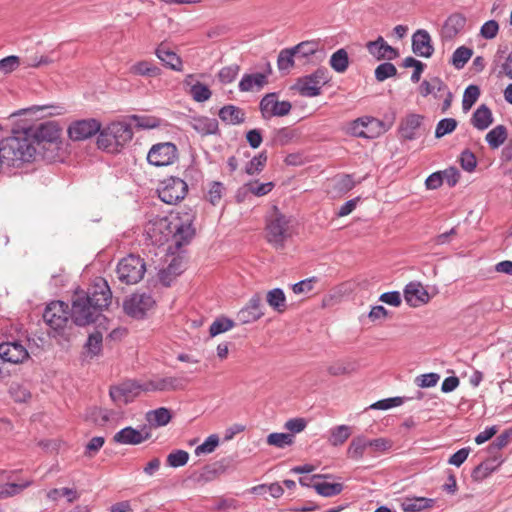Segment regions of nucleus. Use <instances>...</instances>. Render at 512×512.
<instances>
[{"label": "nucleus", "instance_id": "f257e3e1", "mask_svg": "<svg viewBox=\"0 0 512 512\" xmlns=\"http://www.w3.org/2000/svg\"><path fill=\"white\" fill-rule=\"evenodd\" d=\"M112 301V292L104 278H98L87 291L76 290L72 297L71 321L77 326L94 323Z\"/></svg>", "mask_w": 512, "mask_h": 512}, {"label": "nucleus", "instance_id": "f03ea898", "mask_svg": "<svg viewBox=\"0 0 512 512\" xmlns=\"http://www.w3.org/2000/svg\"><path fill=\"white\" fill-rule=\"evenodd\" d=\"M193 219L189 213L183 216H157L148 222L146 233L155 245L162 246L172 241L176 248H181L195 236Z\"/></svg>", "mask_w": 512, "mask_h": 512}, {"label": "nucleus", "instance_id": "7ed1b4c3", "mask_svg": "<svg viewBox=\"0 0 512 512\" xmlns=\"http://www.w3.org/2000/svg\"><path fill=\"white\" fill-rule=\"evenodd\" d=\"M29 131L13 130L11 136L0 141V153L9 166L20 167L35 160L37 147L33 146Z\"/></svg>", "mask_w": 512, "mask_h": 512}, {"label": "nucleus", "instance_id": "20e7f679", "mask_svg": "<svg viewBox=\"0 0 512 512\" xmlns=\"http://www.w3.org/2000/svg\"><path fill=\"white\" fill-rule=\"evenodd\" d=\"M29 131L34 147H37V154L43 153V158L53 160L61 145L62 128L55 121H46L37 126L25 128Z\"/></svg>", "mask_w": 512, "mask_h": 512}, {"label": "nucleus", "instance_id": "39448f33", "mask_svg": "<svg viewBox=\"0 0 512 512\" xmlns=\"http://www.w3.org/2000/svg\"><path fill=\"white\" fill-rule=\"evenodd\" d=\"M331 80L329 71L325 67H319L308 75L299 77L293 88L303 97H316L322 92V87Z\"/></svg>", "mask_w": 512, "mask_h": 512}, {"label": "nucleus", "instance_id": "423d86ee", "mask_svg": "<svg viewBox=\"0 0 512 512\" xmlns=\"http://www.w3.org/2000/svg\"><path fill=\"white\" fill-rule=\"evenodd\" d=\"M145 271L144 260L134 254L121 259L116 269L119 281L127 285L138 283L144 277Z\"/></svg>", "mask_w": 512, "mask_h": 512}, {"label": "nucleus", "instance_id": "0eeeda50", "mask_svg": "<svg viewBox=\"0 0 512 512\" xmlns=\"http://www.w3.org/2000/svg\"><path fill=\"white\" fill-rule=\"evenodd\" d=\"M290 219L275 207L267 219V240L277 248L284 246L285 240L290 236Z\"/></svg>", "mask_w": 512, "mask_h": 512}, {"label": "nucleus", "instance_id": "6e6552de", "mask_svg": "<svg viewBox=\"0 0 512 512\" xmlns=\"http://www.w3.org/2000/svg\"><path fill=\"white\" fill-rule=\"evenodd\" d=\"M157 193L161 201L174 205L186 197L188 184L179 177L171 176L159 183Z\"/></svg>", "mask_w": 512, "mask_h": 512}, {"label": "nucleus", "instance_id": "1a4fd4ad", "mask_svg": "<svg viewBox=\"0 0 512 512\" xmlns=\"http://www.w3.org/2000/svg\"><path fill=\"white\" fill-rule=\"evenodd\" d=\"M70 317L68 304L63 301H52L43 313V320L56 333L62 334Z\"/></svg>", "mask_w": 512, "mask_h": 512}, {"label": "nucleus", "instance_id": "9d476101", "mask_svg": "<svg viewBox=\"0 0 512 512\" xmlns=\"http://www.w3.org/2000/svg\"><path fill=\"white\" fill-rule=\"evenodd\" d=\"M385 130L383 122L371 116L357 118L348 127L350 135L365 139H372Z\"/></svg>", "mask_w": 512, "mask_h": 512}, {"label": "nucleus", "instance_id": "9b49d317", "mask_svg": "<svg viewBox=\"0 0 512 512\" xmlns=\"http://www.w3.org/2000/svg\"><path fill=\"white\" fill-rule=\"evenodd\" d=\"M177 158L178 148L172 142L154 144L147 154V161L156 167L171 165Z\"/></svg>", "mask_w": 512, "mask_h": 512}, {"label": "nucleus", "instance_id": "f8f14e48", "mask_svg": "<svg viewBox=\"0 0 512 512\" xmlns=\"http://www.w3.org/2000/svg\"><path fill=\"white\" fill-rule=\"evenodd\" d=\"M155 300L150 294L134 293L123 303L124 312L136 319H142L153 308Z\"/></svg>", "mask_w": 512, "mask_h": 512}, {"label": "nucleus", "instance_id": "ddd939ff", "mask_svg": "<svg viewBox=\"0 0 512 512\" xmlns=\"http://www.w3.org/2000/svg\"><path fill=\"white\" fill-rule=\"evenodd\" d=\"M144 383L135 380H127L117 386L110 388V397L117 405L128 404L132 402L142 391L144 392Z\"/></svg>", "mask_w": 512, "mask_h": 512}, {"label": "nucleus", "instance_id": "4468645a", "mask_svg": "<svg viewBox=\"0 0 512 512\" xmlns=\"http://www.w3.org/2000/svg\"><path fill=\"white\" fill-rule=\"evenodd\" d=\"M188 380L183 377H162L145 382L144 392H166L184 390Z\"/></svg>", "mask_w": 512, "mask_h": 512}, {"label": "nucleus", "instance_id": "2eb2a0df", "mask_svg": "<svg viewBox=\"0 0 512 512\" xmlns=\"http://www.w3.org/2000/svg\"><path fill=\"white\" fill-rule=\"evenodd\" d=\"M101 124L96 119H83L73 122L68 128V135L74 141L88 139L98 133Z\"/></svg>", "mask_w": 512, "mask_h": 512}, {"label": "nucleus", "instance_id": "dca6fc26", "mask_svg": "<svg viewBox=\"0 0 512 512\" xmlns=\"http://www.w3.org/2000/svg\"><path fill=\"white\" fill-rule=\"evenodd\" d=\"M291 108L289 101H278L275 93L267 94L260 101V110L264 118L285 116L289 114Z\"/></svg>", "mask_w": 512, "mask_h": 512}, {"label": "nucleus", "instance_id": "f3484780", "mask_svg": "<svg viewBox=\"0 0 512 512\" xmlns=\"http://www.w3.org/2000/svg\"><path fill=\"white\" fill-rule=\"evenodd\" d=\"M0 358L12 364L23 363L29 358L27 349L18 341L0 344Z\"/></svg>", "mask_w": 512, "mask_h": 512}, {"label": "nucleus", "instance_id": "a211bd4d", "mask_svg": "<svg viewBox=\"0 0 512 512\" xmlns=\"http://www.w3.org/2000/svg\"><path fill=\"white\" fill-rule=\"evenodd\" d=\"M260 294H254L248 303L237 313V319L242 324H248L259 320L264 312L261 305Z\"/></svg>", "mask_w": 512, "mask_h": 512}, {"label": "nucleus", "instance_id": "6ab92c4d", "mask_svg": "<svg viewBox=\"0 0 512 512\" xmlns=\"http://www.w3.org/2000/svg\"><path fill=\"white\" fill-rule=\"evenodd\" d=\"M412 51L424 58H430L434 53V47L430 34L425 29H418L412 35Z\"/></svg>", "mask_w": 512, "mask_h": 512}, {"label": "nucleus", "instance_id": "aec40b11", "mask_svg": "<svg viewBox=\"0 0 512 512\" xmlns=\"http://www.w3.org/2000/svg\"><path fill=\"white\" fill-rule=\"evenodd\" d=\"M423 116L415 113L408 114L402 119L398 132L403 140H414L419 136Z\"/></svg>", "mask_w": 512, "mask_h": 512}, {"label": "nucleus", "instance_id": "412c9836", "mask_svg": "<svg viewBox=\"0 0 512 512\" xmlns=\"http://www.w3.org/2000/svg\"><path fill=\"white\" fill-rule=\"evenodd\" d=\"M366 48L377 60H393L399 56L398 50L390 46L382 36H378L374 41L367 42Z\"/></svg>", "mask_w": 512, "mask_h": 512}, {"label": "nucleus", "instance_id": "4be33fe9", "mask_svg": "<svg viewBox=\"0 0 512 512\" xmlns=\"http://www.w3.org/2000/svg\"><path fill=\"white\" fill-rule=\"evenodd\" d=\"M404 299L411 307H419L429 302L430 296L420 282H410L405 286Z\"/></svg>", "mask_w": 512, "mask_h": 512}, {"label": "nucleus", "instance_id": "5701e85b", "mask_svg": "<svg viewBox=\"0 0 512 512\" xmlns=\"http://www.w3.org/2000/svg\"><path fill=\"white\" fill-rule=\"evenodd\" d=\"M151 437L150 432L143 434L141 431L128 426L118 431L113 436V441L123 445H138Z\"/></svg>", "mask_w": 512, "mask_h": 512}, {"label": "nucleus", "instance_id": "b1692460", "mask_svg": "<svg viewBox=\"0 0 512 512\" xmlns=\"http://www.w3.org/2000/svg\"><path fill=\"white\" fill-rule=\"evenodd\" d=\"M155 54H156L157 58L167 68L174 70V71H182L183 62H182L181 58L174 51H172L169 48L167 43H165V42L160 43L155 50Z\"/></svg>", "mask_w": 512, "mask_h": 512}, {"label": "nucleus", "instance_id": "393cba45", "mask_svg": "<svg viewBox=\"0 0 512 512\" xmlns=\"http://www.w3.org/2000/svg\"><path fill=\"white\" fill-rule=\"evenodd\" d=\"M466 25V17L461 13H453L451 14L446 21L441 30V36L445 40L454 39L465 27Z\"/></svg>", "mask_w": 512, "mask_h": 512}, {"label": "nucleus", "instance_id": "a878e982", "mask_svg": "<svg viewBox=\"0 0 512 512\" xmlns=\"http://www.w3.org/2000/svg\"><path fill=\"white\" fill-rule=\"evenodd\" d=\"M106 129L109 135H112V138L114 137L116 145H118L119 148L123 147L133 138L131 123L113 122Z\"/></svg>", "mask_w": 512, "mask_h": 512}, {"label": "nucleus", "instance_id": "bb28decb", "mask_svg": "<svg viewBox=\"0 0 512 512\" xmlns=\"http://www.w3.org/2000/svg\"><path fill=\"white\" fill-rule=\"evenodd\" d=\"M190 125L202 136L214 135L219 132L218 121L215 118H209L206 116L192 117Z\"/></svg>", "mask_w": 512, "mask_h": 512}, {"label": "nucleus", "instance_id": "cd10ccee", "mask_svg": "<svg viewBox=\"0 0 512 512\" xmlns=\"http://www.w3.org/2000/svg\"><path fill=\"white\" fill-rule=\"evenodd\" d=\"M218 116L222 122L228 125H239L245 121V112L242 108L229 104L223 106Z\"/></svg>", "mask_w": 512, "mask_h": 512}, {"label": "nucleus", "instance_id": "c85d7f7f", "mask_svg": "<svg viewBox=\"0 0 512 512\" xmlns=\"http://www.w3.org/2000/svg\"><path fill=\"white\" fill-rule=\"evenodd\" d=\"M267 83L268 80L265 79V75H262L260 73L244 74L239 82L238 87L241 92H249L252 91L254 88L257 91H259Z\"/></svg>", "mask_w": 512, "mask_h": 512}, {"label": "nucleus", "instance_id": "c756f323", "mask_svg": "<svg viewBox=\"0 0 512 512\" xmlns=\"http://www.w3.org/2000/svg\"><path fill=\"white\" fill-rule=\"evenodd\" d=\"M493 122V116L490 108L482 104L480 105L472 115L471 123L478 130H485Z\"/></svg>", "mask_w": 512, "mask_h": 512}, {"label": "nucleus", "instance_id": "7c9ffc66", "mask_svg": "<svg viewBox=\"0 0 512 512\" xmlns=\"http://www.w3.org/2000/svg\"><path fill=\"white\" fill-rule=\"evenodd\" d=\"M172 419L171 411L168 408L160 407L146 413V421L151 427L157 428L167 425Z\"/></svg>", "mask_w": 512, "mask_h": 512}, {"label": "nucleus", "instance_id": "2f4dec72", "mask_svg": "<svg viewBox=\"0 0 512 512\" xmlns=\"http://www.w3.org/2000/svg\"><path fill=\"white\" fill-rule=\"evenodd\" d=\"M434 499L425 497L405 498L401 504L404 512H418L433 507Z\"/></svg>", "mask_w": 512, "mask_h": 512}, {"label": "nucleus", "instance_id": "473e14b6", "mask_svg": "<svg viewBox=\"0 0 512 512\" xmlns=\"http://www.w3.org/2000/svg\"><path fill=\"white\" fill-rule=\"evenodd\" d=\"M266 301L278 313H283L287 309L286 296L281 288L269 290L266 295Z\"/></svg>", "mask_w": 512, "mask_h": 512}, {"label": "nucleus", "instance_id": "72a5a7b5", "mask_svg": "<svg viewBox=\"0 0 512 512\" xmlns=\"http://www.w3.org/2000/svg\"><path fill=\"white\" fill-rule=\"evenodd\" d=\"M357 370V363L354 361L338 360L327 367L331 376L350 375Z\"/></svg>", "mask_w": 512, "mask_h": 512}, {"label": "nucleus", "instance_id": "f704fd0d", "mask_svg": "<svg viewBox=\"0 0 512 512\" xmlns=\"http://www.w3.org/2000/svg\"><path fill=\"white\" fill-rule=\"evenodd\" d=\"M312 488L323 497H332L340 494L344 486L342 483H329L327 481L318 480L312 484Z\"/></svg>", "mask_w": 512, "mask_h": 512}, {"label": "nucleus", "instance_id": "c9c22d12", "mask_svg": "<svg viewBox=\"0 0 512 512\" xmlns=\"http://www.w3.org/2000/svg\"><path fill=\"white\" fill-rule=\"evenodd\" d=\"M368 447V439L362 435L356 436L350 442L347 449L348 458L359 460L363 458L365 449Z\"/></svg>", "mask_w": 512, "mask_h": 512}, {"label": "nucleus", "instance_id": "e433bc0d", "mask_svg": "<svg viewBox=\"0 0 512 512\" xmlns=\"http://www.w3.org/2000/svg\"><path fill=\"white\" fill-rule=\"evenodd\" d=\"M130 71L134 75L157 77L161 74V69L150 61H139L131 66Z\"/></svg>", "mask_w": 512, "mask_h": 512}, {"label": "nucleus", "instance_id": "4c0bfd02", "mask_svg": "<svg viewBox=\"0 0 512 512\" xmlns=\"http://www.w3.org/2000/svg\"><path fill=\"white\" fill-rule=\"evenodd\" d=\"M331 68L337 73H344L349 67V56L344 48L335 51L329 60Z\"/></svg>", "mask_w": 512, "mask_h": 512}, {"label": "nucleus", "instance_id": "58836bf2", "mask_svg": "<svg viewBox=\"0 0 512 512\" xmlns=\"http://www.w3.org/2000/svg\"><path fill=\"white\" fill-rule=\"evenodd\" d=\"M508 133L504 125H497L486 134V141L492 149L500 147L507 139Z\"/></svg>", "mask_w": 512, "mask_h": 512}, {"label": "nucleus", "instance_id": "ea45409f", "mask_svg": "<svg viewBox=\"0 0 512 512\" xmlns=\"http://www.w3.org/2000/svg\"><path fill=\"white\" fill-rule=\"evenodd\" d=\"M128 119L139 129H154L161 125L162 120L151 115H130Z\"/></svg>", "mask_w": 512, "mask_h": 512}, {"label": "nucleus", "instance_id": "a19ab883", "mask_svg": "<svg viewBox=\"0 0 512 512\" xmlns=\"http://www.w3.org/2000/svg\"><path fill=\"white\" fill-rule=\"evenodd\" d=\"M351 435V428L347 425H339L330 430L329 443L332 446L344 444Z\"/></svg>", "mask_w": 512, "mask_h": 512}, {"label": "nucleus", "instance_id": "79ce46f5", "mask_svg": "<svg viewBox=\"0 0 512 512\" xmlns=\"http://www.w3.org/2000/svg\"><path fill=\"white\" fill-rule=\"evenodd\" d=\"M294 57L296 54L292 48H286L280 51L277 58V67L280 72L288 73L294 67Z\"/></svg>", "mask_w": 512, "mask_h": 512}, {"label": "nucleus", "instance_id": "37998d69", "mask_svg": "<svg viewBox=\"0 0 512 512\" xmlns=\"http://www.w3.org/2000/svg\"><path fill=\"white\" fill-rule=\"evenodd\" d=\"M472 55L473 50L471 48L465 46L458 47L452 55L451 63L456 69H462Z\"/></svg>", "mask_w": 512, "mask_h": 512}, {"label": "nucleus", "instance_id": "c03bdc74", "mask_svg": "<svg viewBox=\"0 0 512 512\" xmlns=\"http://www.w3.org/2000/svg\"><path fill=\"white\" fill-rule=\"evenodd\" d=\"M494 461L495 460H486L476 466L471 473L472 479L480 482L488 477L496 468Z\"/></svg>", "mask_w": 512, "mask_h": 512}, {"label": "nucleus", "instance_id": "a18cd8bd", "mask_svg": "<svg viewBox=\"0 0 512 512\" xmlns=\"http://www.w3.org/2000/svg\"><path fill=\"white\" fill-rule=\"evenodd\" d=\"M267 159H268L267 152L266 151H262L258 155L254 156L247 163V165L245 167V172L248 175H254L256 173L261 172L264 169L265 165H266Z\"/></svg>", "mask_w": 512, "mask_h": 512}, {"label": "nucleus", "instance_id": "49530a36", "mask_svg": "<svg viewBox=\"0 0 512 512\" xmlns=\"http://www.w3.org/2000/svg\"><path fill=\"white\" fill-rule=\"evenodd\" d=\"M480 96V88L477 85H469L463 94L462 108L465 112L469 111L477 102Z\"/></svg>", "mask_w": 512, "mask_h": 512}, {"label": "nucleus", "instance_id": "de8ad7c7", "mask_svg": "<svg viewBox=\"0 0 512 512\" xmlns=\"http://www.w3.org/2000/svg\"><path fill=\"white\" fill-rule=\"evenodd\" d=\"M32 484L31 481H26L21 484L17 483H6L0 486V499H6L14 495L19 494L21 491L26 489Z\"/></svg>", "mask_w": 512, "mask_h": 512}, {"label": "nucleus", "instance_id": "09e8293b", "mask_svg": "<svg viewBox=\"0 0 512 512\" xmlns=\"http://www.w3.org/2000/svg\"><path fill=\"white\" fill-rule=\"evenodd\" d=\"M292 50L296 54V57L308 58L317 52L318 43L315 41H303L292 47Z\"/></svg>", "mask_w": 512, "mask_h": 512}, {"label": "nucleus", "instance_id": "8fccbe9b", "mask_svg": "<svg viewBox=\"0 0 512 512\" xmlns=\"http://www.w3.org/2000/svg\"><path fill=\"white\" fill-rule=\"evenodd\" d=\"M189 460V453L185 450H174L168 454L166 463L168 466L177 468L187 464Z\"/></svg>", "mask_w": 512, "mask_h": 512}, {"label": "nucleus", "instance_id": "3c124183", "mask_svg": "<svg viewBox=\"0 0 512 512\" xmlns=\"http://www.w3.org/2000/svg\"><path fill=\"white\" fill-rule=\"evenodd\" d=\"M235 323L229 318H217L209 328V334L211 337H215L218 334L224 333L234 327Z\"/></svg>", "mask_w": 512, "mask_h": 512}, {"label": "nucleus", "instance_id": "603ef678", "mask_svg": "<svg viewBox=\"0 0 512 512\" xmlns=\"http://www.w3.org/2000/svg\"><path fill=\"white\" fill-rule=\"evenodd\" d=\"M99 136L97 138V145L99 148L108 151V152H116L119 150L118 145H116V141L112 135H109L107 129L99 131Z\"/></svg>", "mask_w": 512, "mask_h": 512}, {"label": "nucleus", "instance_id": "864d4df0", "mask_svg": "<svg viewBox=\"0 0 512 512\" xmlns=\"http://www.w3.org/2000/svg\"><path fill=\"white\" fill-rule=\"evenodd\" d=\"M294 441V436L288 433H271L267 437V443L271 446L284 448L291 445Z\"/></svg>", "mask_w": 512, "mask_h": 512}, {"label": "nucleus", "instance_id": "5fc2aeb1", "mask_svg": "<svg viewBox=\"0 0 512 512\" xmlns=\"http://www.w3.org/2000/svg\"><path fill=\"white\" fill-rule=\"evenodd\" d=\"M375 78L379 82H383L390 77H394L397 74V69L394 64L390 62H384L378 65L375 69Z\"/></svg>", "mask_w": 512, "mask_h": 512}, {"label": "nucleus", "instance_id": "6e6d98bb", "mask_svg": "<svg viewBox=\"0 0 512 512\" xmlns=\"http://www.w3.org/2000/svg\"><path fill=\"white\" fill-rule=\"evenodd\" d=\"M225 188L224 185L219 181H213L209 185L208 192L205 196L207 201H209L212 205H217L223 195Z\"/></svg>", "mask_w": 512, "mask_h": 512}, {"label": "nucleus", "instance_id": "4d7b16f0", "mask_svg": "<svg viewBox=\"0 0 512 512\" xmlns=\"http://www.w3.org/2000/svg\"><path fill=\"white\" fill-rule=\"evenodd\" d=\"M102 334L98 331L89 335L85 347L92 356H97L102 350Z\"/></svg>", "mask_w": 512, "mask_h": 512}, {"label": "nucleus", "instance_id": "13d9d810", "mask_svg": "<svg viewBox=\"0 0 512 512\" xmlns=\"http://www.w3.org/2000/svg\"><path fill=\"white\" fill-rule=\"evenodd\" d=\"M190 94L196 102H204L211 97L212 92L208 86L204 85L201 82H197L194 85H192L190 89Z\"/></svg>", "mask_w": 512, "mask_h": 512}, {"label": "nucleus", "instance_id": "bf43d9fd", "mask_svg": "<svg viewBox=\"0 0 512 512\" xmlns=\"http://www.w3.org/2000/svg\"><path fill=\"white\" fill-rule=\"evenodd\" d=\"M457 127V121L454 118H444L436 126L435 137L442 138L446 134L452 133Z\"/></svg>", "mask_w": 512, "mask_h": 512}, {"label": "nucleus", "instance_id": "052dcab7", "mask_svg": "<svg viewBox=\"0 0 512 512\" xmlns=\"http://www.w3.org/2000/svg\"><path fill=\"white\" fill-rule=\"evenodd\" d=\"M252 490H253V492H255L257 494H263L268 491L269 494L273 498H280L284 493L283 487L278 482H275V483H272L269 485H267V484L257 485L255 487H253Z\"/></svg>", "mask_w": 512, "mask_h": 512}, {"label": "nucleus", "instance_id": "680f3d73", "mask_svg": "<svg viewBox=\"0 0 512 512\" xmlns=\"http://www.w3.org/2000/svg\"><path fill=\"white\" fill-rule=\"evenodd\" d=\"M239 71L240 67L237 64L223 67L218 73L219 81L223 84L232 83L236 79Z\"/></svg>", "mask_w": 512, "mask_h": 512}, {"label": "nucleus", "instance_id": "e2e57ef3", "mask_svg": "<svg viewBox=\"0 0 512 512\" xmlns=\"http://www.w3.org/2000/svg\"><path fill=\"white\" fill-rule=\"evenodd\" d=\"M461 167L467 172H473L477 166V159L473 152L466 149L459 158Z\"/></svg>", "mask_w": 512, "mask_h": 512}, {"label": "nucleus", "instance_id": "0e129e2a", "mask_svg": "<svg viewBox=\"0 0 512 512\" xmlns=\"http://www.w3.org/2000/svg\"><path fill=\"white\" fill-rule=\"evenodd\" d=\"M219 444V438L216 434L210 435L201 445L195 449V454H207L213 452Z\"/></svg>", "mask_w": 512, "mask_h": 512}, {"label": "nucleus", "instance_id": "69168bd1", "mask_svg": "<svg viewBox=\"0 0 512 512\" xmlns=\"http://www.w3.org/2000/svg\"><path fill=\"white\" fill-rule=\"evenodd\" d=\"M20 64L19 57L11 55L0 60V75L13 72Z\"/></svg>", "mask_w": 512, "mask_h": 512}, {"label": "nucleus", "instance_id": "338daca9", "mask_svg": "<svg viewBox=\"0 0 512 512\" xmlns=\"http://www.w3.org/2000/svg\"><path fill=\"white\" fill-rule=\"evenodd\" d=\"M511 438V432L510 431H504L499 436L496 437V439L489 445V452L495 453L500 451L502 448L506 447L509 443V440Z\"/></svg>", "mask_w": 512, "mask_h": 512}, {"label": "nucleus", "instance_id": "774afa93", "mask_svg": "<svg viewBox=\"0 0 512 512\" xmlns=\"http://www.w3.org/2000/svg\"><path fill=\"white\" fill-rule=\"evenodd\" d=\"M498 31V22L495 20H489L482 25L480 29V35L485 39H493L497 36Z\"/></svg>", "mask_w": 512, "mask_h": 512}]
</instances>
